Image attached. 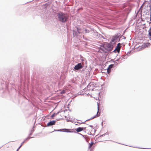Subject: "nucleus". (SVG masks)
<instances>
[{"instance_id":"nucleus-1","label":"nucleus","mask_w":151,"mask_h":151,"mask_svg":"<svg viewBox=\"0 0 151 151\" xmlns=\"http://www.w3.org/2000/svg\"><path fill=\"white\" fill-rule=\"evenodd\" d=\"M59 20L63 22H66L68 17L67 14L62 12H60L58 14Z\"/></svg>"},{"instance_id":"nucleus-2","label":"nucleus","mask_w":151,"mask_h":151,"mask_svg":"<svg viewBox=\"0 0 151 151\" xmlns=\"http://www.w3.org/2000/svg\"><path fill=\"white\" fill-rule=\"evenodd\" d=\"M83 67L82 64L80 63H78V64L75 66L74 67V69L76 70H78L79 69L82 68Z\"/></svg>"},{"instance_id":"nucleus-3","label":"nucleus","mask_w":151,"mask_h":151,"mask_svg":"<svg viewBox=\"0 0 151 151\" xmlns=\"http://www.w3.org/2000/svg\"><path fill=\"white\" fill-rule=\"evenodd\" d=\"M150 44L149 43H146L143 45L141 46V48L144 49L146 47H148L150 46Z\"/></svg>"},{"instance_id":"nucleus-4","label":"nucleus","mask_w":151,"mask_h":151,"mask_svg":"<svg viewBox=\"0 0 151 151\" xmlns=\"http://www.w3.org/2000/svg\"><path fill=\"white\" fill-rule=\"evenodd\" d=\"M114 66V64H111L110 65L107 69V72L108 74H109L111 71V69Z\"/></svg>"},{"instance_id":"nucleus-5","label":"nucleus","mask_w":151,"mask_h":151,"mask_svg":"<svg viewBox=\"0 0 151 151\" xmlns=\"http://www.w3.org/2000/svg\"><path fill=\"white\" fill-rule=\"evenodd\" d=\"M86 128L85 127L84 128L83 127H79L78 128H76V131L78 132H81L84 129L85 130Z\"/></svg>"},{"instance_id":"nucleus-6","label":"nucleus","mask_w":151,"mask_h":151,"mask_svg":"<svg viewBox=\"0 0 151 151\" xmlns=\"http://www.w3.org/2000/svg\"><path fill=\"white\" fill-rule=\"evenodd\" d=\"M63 131L65 132H74V130L73 129H63Z\"/></svg>"},{"instance_id":"nucleus-7","label":"nucleus","mask_w":151,"mask_h":151,"mask_svg":"<svg viewBox=\"0 0 151 151\" xmlns=\"http://www.w3.org/2000/svg\"><path fill=\"white\" fill-rule=\"evenodd\" d=\"M120 45L121 44L120 43H118L115 49V50H116L118 52H119L121 48Z\"/></svg>"},{"instance_id":"nucleus-8","label":"nucleus","mask_w":151,"mask_h":151,"mask_svg":"<svg viewBox=\"0 0 151 151\" xmlns=\"http://www.w3.org/2000/svg\"><path fill=\"white\" fill-rule=\"evenodd\" d=\"M55 124V121H52L50 122L47 123V125L48 126H50L54 125Z\"/></svg>"},{"instance_id":"nucleus-9","label":"nucleus","mask_w":151,"mask_h":151,"mask_svg":"<svg viewBox=\"0 0 151 151\" xmlns=\"http://www.w3.org/2000/svg\"><path fill=\"white\" fill-rule=\"evenodd\" d=\"M100 113L99 111V107H98V110L96 115H95L94 117L92 118L93 119V118H96V117H97L99 116H100Z\"/></svg>"},{"instance_id":"nucleus-10","label":"nucleus","mask_w":151,"mask_h":151,"mask_svg":"<svg viewBox=\"0 0 151 151\" xmlns=\"http://www.w3.org/2000/svg\"><path fill=\"white\" fill-rule=\"evenodd\" d=\"M117 37L116 36H113L112 37L111 41L112 42H114L115 41L117 40Z\"/></svg>"},{"instance_id":"nucleus-11","label":"nucleus","mask_w":151,"mask_h":151,"mask_svg":"<svg viewBox=\"0 0 151 151\" xmlns=\"http://www.w3.org/2000/svg\"><path fill=\"white\" fill-rule=\"evenodd\" d=\"M147 7H148V9H147V11H149V10H150L151 11V5L150 4H149L147 6Z\"/></svg>"},{"instance_id":"nucleus-12","label":"nucleus","mask_w":151,"mask_h":151,"mask_svg":"<svg viewBox=\"0 0 151 151\" xmlns=\"http://www.w3.org/2000/svg\"><path fill=\"white\" fill-rule=\"evenodd\" d=\"M58 112L57 113H54V114H52L51 116V117L52 118H53V117L55 116H56V115H57L58 114Z\"/></svg>"},{"instance_id":"nucleus-13","label":"nucleus","mask_w":151,"mask_h":151,"mask_svg":"<svg viewBox=\"0 0 151 151\" xmlns=\"http://www.w3.org/2000/svg\"><path fill=\"white\" fill-rule=\"evenodd\" d=\"M149 32V33H148V37L150 38H151V31L149 30L148 31Z\"/></svg>"},{"instance_id":"nucleus-14","label":"nucleus","mask_w":151,"mask_h":151,"mask_svg":"<svg viewBox=\"0 0 151 151\" xmlns=\"http://www.w3.org/2000/svg\"><path fill=\"white\" fill-rule=\"evenodd\" d=\"M93 143L92 142L91 143H89V147H88L89 148H90L93 145Z\"/></svg>"},{"instance_id":"nucleus-15","label":"nucleus","mask_w":151,"mask_h":151,"mask_svg":"<svg viewBox=\"0 0 151 151\" xmlns=\"http://www.w3.org/2000/svg\"><path fill=\"white\" fill-rule=\"evenodd\" d=\"M21 146V145L18 148V149L17 150V151H18V150H19V148Z\"/></svg>"},{"instance_id":"nucleus-16","label":"nucleus","mask_w":151,"mask_h":151,"mask_svg":"<svg viewBox=\"0 0 151 151\" xmlns=\"http://www.w3.org/2000/svg\"><path fill=\"white\" fill-rule=\"evenodd\" d=\"M96 112H96H95V114Z\"/></svg>"}]
</instances>
